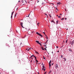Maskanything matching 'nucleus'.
I'll return each instance as SVG.
<instances>
[{
  "mask_svg": "<svg viewBox=\"0 0 74 74\" xmlns=\"http://www.w3.org/2000/svg\"><path fill=\"white\" fill-rule=\"evenodd\" d=\"M29 15H30V14H29V15L28 16V17H29Z\"/></svg>",
  "mask_w": 74,
  "mask_h": 74,
  "instance_id": "37",
  "label": "nucleus"
},
{
  "mask_svg": "<svg viewBox=\"0 0 74 74\" xmlns=\"http://www.w3.org/2000/svg\"><path fill=\"white\" fill-rule=\"evenodd\" d=\"M32 57H33L34 56H34H34V55H32Z\"/></svg>",
  "mask_w": 74,
  "mask_h": 74,
  "instance_id": "23",
  "label": "nucleus"
},
{
  "mask_svg": "<svg viewBox=\"0 0 74 74\" xmlns=\"http://www.w3.org/2000/svg\"><path fill=\"white\" fill-rule=\"evenodd\" d=\"M38 24H40V23H37V25H38V26H39V25H38Z\"/></svg>",
  "mask_w": 74,
  "mask_h": 74,
  "instance_id": "20",
  "label": "nucleus"
},
{
  "mask_svg": "<svg viewBox=\"0 0 74 74\" xmlns=\"http://www.w3.org/2000/svg\"><path fill=\"white\" fill-rule=\"evenodd\" d=\"M57 4H59V5H60V4H61V3L60 2H57Z\"/></svg>",
  "mask_w": 74,
  "mask_h": 74,
  "instance_id": "7",
  "label": "nucleus"
},
{
  "mask_svg": "<svg viewBox=\"0 0 74 74\" xmlns=\"http://www.w3.org/2000/svg\"><path fill=\"white\" fill-rule=\"evenodd\" d=\"M65 20H66L67 19L66 18H65Z\"/></svg>",
  "mask_w": 74,
  "mask_h": 74,
  "instance_id": "43",
  "label": "nucleus"
},
{
  "mask_svg": "<svg viewBox=\"0 0 74 74\" xmlns=\"http://www.w3.org/2000/svg\"><path fill=\"white\" fill-rule=\"evenodd\" d=\"M23 0H24V1H26L25 0H22V2L23 3Z\"/></svg>",
  "mask_w": 74,
  "mask_h": 74,
  "instance_id": "13",
  "label": "nucleus"
},
{
  "mask_svg": "<svg viewBox=\"0 0 74 74\" xmlns=\"http://www.w3.org/2000/svg\"><path fill=\"white\" fill-rule=\"evenodd\" d=\"M31 59H32V60H31V62H32V60H33V58H31Z\"/></svg>",
  "mask_w": 74,
  "mask_h": 74,
  "instance_id": "17",
  "label": "nucleus"
},
{
  "mask_svg": "<svg viewBox=\"0 0 74 74\" xmlns=\"http://www.w3.org/2000/svg\"><path fill=\"white\" fill-rule=\"evenodd\" d=\"M57 16H58V15H57Z\"/></svg>",
  "mask_w": 74,
  "mask_h": 74,
  "instance_id": "58",
  "label": "nucleus"
},
{
  "mask_svg": "<svg viewBox=\"0 0 74 74\" xmlns=\"http://www.w3.org/2000/svg\"><path fill=\"white\" fill-rule=\"evenodd\" d=\"M18 8H17V9H16V11H17V10H18Z\"/></svg>",
  "mask_w": 74,
  "mask_h": 74,
  "instance_id": "44",
  "label": "nucleus"
},
{
  "mask_svg": "<svg viewBox=\"0 0 74 74\" xmlns=\"http://www.w3.org/2000/svg\"><path fill=\"white\" fill-rule=\"evenodd\" d=\"M28 49H29V47H27V48L26 49V50L27 51H28Z\"/></svg>",
  "mask_w": 74,
  "mask_h": 74,
  "instance_id": "11",
  "label": "nucleus"
},
{
  "mask_svg": "<svg viewBox=\"0 0 74 74\" xmlns=\"http://www.w3.org/2000/svg\"><path fill=\"white\" fill-rule=\"evenodd\" d=\"M47 74V72H45L44 73V74Z\"/></svg>",
  "mask_w": 74,
  "mask_h": 74,
  "instance_id": "26",
  "label": "nucleus"
},
{
  "mask_svg": "<svg viewBox=\"0 0 74 74\" xmlns=\"http://www.w3.org/2000/svg\"><path fill=\"white\" fill-rule=\"evenodd\" d=\"M39 44H40V45H41V43H39Z\"/></svg>",
  "mask_w": 74,
  "mask_h": 74,
  "instance_id": "34",
  "label": "nucleus"
},
{
  "mask_svg": "<svg viewBox=\"0 0 74 74\" xmlns=\"http://www.w3.org/2000/svg\"><path fill=\"white\" fill-rule=\"evenodd\" d=\"M51 73V72H49V73Z\"/></svg>",
  "mask_w": 74,
  "mask_h": 74,
  "instance_id": "62",
  "label": "nucleus"
},
{
  "mask_svg": "<svg viewBox=\"0 0 74 74\" xmlns=\"http://www.w3.org/2000/svg\"><path fill=\"white\" fill-rule=\"evenodd\" d=\"M36 42L38 43V44H39V43H40V42L39 41H36Z\"/></svg>",
  "mask_w": 74,
  "mask_h": 74,
  "instance_id": "8",
  "label": "nucleus"
},
{
  "mask_svg": "<svg viewBox=\"0 0 74 74\" xmlns=\"http://www.w3.org/2000/svg\"><path fill=\"white\" fill-rule=\"evenodd\" d=\"M53 63L51 64L52 66V65H53Z\"/></svg>",
  "mask_w": 74,
  "mask_h": 74,
  "instance_id": "52",
  "label": "nucleus"
},
{
  "mask_svg": "<svg viewBox=\"0 0 74 74\" xmlns=\"http://www.w3.org/2000/svg\"><path fill=\"white\" fill-rule=\"evenodd\" d=\"M65 11H66V9H65Z\"/></svg>",
  "mask_w": 74,
  "mask_h": 74,
  "instance_id": "59",
  "label": "nucleus"
},
{
  "mask_svg": "<svg viewBox=\"0 0 74 74\" xmlns=\"http://www.w3.org/2000/svg\"><path fill=\"white\" fill-rule=\"evenodd\" d=\"M18 2H20V1H18Z\"/></svg>",
  "mask_w": 74,
  "mask_h": 74,
  "instance_id": "55",
  "label": "nucleus"
},
{
  "mask_svg": "<svg viewBox=\"0 0 74 74\" xmlns=\"http://www.w3.org/2000/svg\"><path fill=\"white\" fill-rule=\"evenodd\" d=\"M38 2H39V1H38V2H37V3H38Z\"/></svg>",
  "mask_w": 74,
  "mask_h": 74,
  "instance_id": "54",
  "label": "nucleus"
},
{
  "mask_svg": "<svg viewBox=\"0 0 74 74\" xmlns=\"http://www.w3.org/2000/svg\"><path fill=\"white\" fill-rule=\"evenodd\" d=\"M61 58H63V56L62 55H61Z\"/></svg>",
  "mask_w": 74,
  "mask_h": 74,
  "instance_id": "30",
  "label": "nucleus"
},
{
  "mask_svg": "<svg viewBox=\"0 0 74 74\" xmlns=\"http://www.w3.org/2000/svg\"><path fill=\"white\" fill-rule=\"evenodd\" d=\"M74 43V40L71 43V45H73Z\"/></svg>",
  "mask_w": 74,
  "mask_h": 74,
  "instance_id": "5",
  "label": "nucleus"
},
{
  "mask_svg": "<svg viewBox=\"0 0 74 74\" xmlns=\"http://www.w3.org/2000/svg\"><path fill=\"white\" fill-rule=\"evenodd\" d=\"M32 33H33V32H32Z\"/></svg>",
  "mask_w": 74,
  "mask_h": 74,
  "instance_id": "64",
  "label": "nucleus"
},
{
  "mask_svg": "<svg viewBox=\"0 0 74 74\" xmlns=\"http://www.w3.org/2000/svg\"><path fill=\"white\" fill-rule=\"evenodd\" d=\"M49 16H50V18H51V14H49Z\"/></svg>",
  "mask_w": 74,
  "mask_h": 74,
  "instance_id": "21",
  "label": "nucleus"
},
{
  "mask_svg": "<svg viewBox=\"0 0 74 74\" xmlns=\"http://www.w3.org/2000/svg\"><path fill=\"white\" fill-rule=\"evenodd\" d=\"M56 23H57V24H58V21H56Z\"/></svg>",
  "mask_w": 74,
  "mask_h": 74,
  "instance_id": "18",
  "label": "nucleus"
},
{
  "mask_svg": "<svg viewBox=\"0 0 74 74\" xmlns=\"http://www.w3.org/2000/svg\"><path fill=\"white\" fill-rule=\"evenodd\" d=\"M63 59H64V62H66V58H63Z\"/></svg>",
  "mask_w": 74,
  "mask_h": 74,
  "instance_id": "9",
  "label": "nucleus"
},
{
  "mask_svg": "<svg viewBox=\"0 0 74 74\" xmlns=\"http://www.w3.org/2000/svg\"><path fill=\"white\" fill-rule=\"evenodd\" d=\"M32 58V56H31L30 57V58Z\"/></svg>",
  "mask_w": 74,
  "mask_h": 74,
  "instance_id": "51",
  "label": "nucleus"
},
{
  "mask_svg": "<svg viewBox=\"0 0 74 74\" xmlns=\"http://www.w3.org/2000/svg\"><path fill=\"white\" fill-rule=\"evenodd\" d=\"M70 44H71V42H70Z\"/></svg>",
  "mask_w": 74,
  "mask_h": 74,
  "instance_id": "48",
  "label": "nucleus"
},
{
  "mask_svg": "<svg viewBox=\"0 0 74 74\" xmlns=\"http://www.w3.org/2000/svg\"><path fill=\"white\" fill-rule=\"evenodd\" d=\"M41 45V46H42V45Z\"/></svg>",
  "mask_w": 74,
  "mask_h": 74,
  "instance_id": "63",
  "label": "nucleus"
},
{
  "mask_svg": "<svg viewBox=\"0 0 74 74\" xmlns=\"http://www.w3.org/2000/svg\"><path fill=\"white\" fill-rule=\"evenodd\" d=\"M55 68H56V69H58V64H56L55 66Z\"/></svg>",
  "mask_w": 74,
  "mask_h": 74,
  "instance_id": "4",
  "label": "nucleus"
},
{
  "mask_svg": "<svg viewBox=\"0 0 74 74\" xmlns=\"http://www.w3.org/2000/svg\"><path fill=\"white\" fill-rule=\"evenodd\" d=\"M56 48H58V46H56Z\"/></svg>",
  "mask_w": 74,
  "mask_h": 74,
  "instance_id": "42",
  "label": "nucleus"
},
{
  "mask_svg": "<svg viewBox=\"0 0 74 74\" xmlns=\"http://www.w3.org/2000/svg\"><path fill=\"white\" fill-rule=\"evenodd\" d=\"M51 22H52V23L53 22L55 23L54 21H51Z\"/></svg>",
  "mask_w": 74,
  "mask_h": 74,
  "instance_id": "22",
  "label": "nucleus"
},
{
  "mask_svg": "<svg viewBox=\"0 0 74 74\" xmlns=\"http://www.w3.org/2000/svg\"><path fill=\"white\" fill-rule=\"evenodd\" d=\"M56 10H57V11H58V9H57V8H56Z\"/></svg>",
  "mask_w": 74,
  "mask_h": 74,
  "instance_id": "28",
  "label": "nucleus"
},
{
  "mask_svg": "<svg viewBox=\"0 0 74 74\" xmlns=\"http://www.w3.org/2000/svg\"><path fill=\"white\" fill-rule=\"evenodd\" d=\"M67 40H66V43H67Z\"/></svg>",
  "mask_w": 74,
  "mask_h": 74,
  "instance_id": "32",
  "label": "nucleus"
},
{
  "mask_svg": "<svg viewBox=\"0 0 74 74\" xmlns=\"http://www.w3.org/2000/svg\"><path fill=\"white\" fill-rule=\"evenodd\" d=\"M66 30H68V29H66Z\"/></svg>",
  "mask_w": 74,
  "mask_h": 74,
  "instance_id": "61",
  "label": "nucleus"
},
{
  "mask_svg": "<svg viewBox=\"0 0 74 74\" xmlns=\"http://www.w3.org/2000/svg\"><path fill=\"white\" fill-rule=\"evenodd\" d=\"M15 14V15L14 17H16V14Z\"/></svg>",
  "mask_w": 74,
  "mask_h": 74,
  "instance_id": "25",
  "label": "nucleus"
},
{
  "mask_svg": "<svg viewBox=\"0 0 74 74\" xmlns=\"http://www.w3.org/2000/svg\"><path fill=\"white\" fill-rule=\"evenodd\" d=\"M36 34H38V35H39V36H41V37H42L43 36L41 35V34H40L39 33H38V32H36Z\"/></svg>",
  "mask_w": 74,
  "mask_h": 74,
  "instance_id": "2",
  "label": "nucleus"
},
{
  "mask_svg": "<svg viewBox=\"0 0 74 74\" xmlns=\"http://www.w3.org/2000/svg\"><path fill=\"white\" fill-rule=\"evenodd\" d=\"M48 40H47V41H46V42H48Z\"/></svg>",
  "mask_w": 74,
  "mask_h": 74,
  "instance_id": "35",
  "label": "nucleus"
},
{
  "mask_svg": "<svg viewBox=\"0 0 74 74\" xmlns=\"http://www.w3.org/2000/svg\"><path fill=\"white\" fill-rule=\"evenodd\" d=\"M14 12H13L12 13V15L11 16V18H12V15H13V14H14Z\"/></svg>",
  "mask_w": 74,
  "mask_h": 74,
  "instance_id": "6",
  "label": "nucleus"
},
{
  "mask_svg": "<svg viewBox=\"0 0 74 74\" xmlns=\"http://www.w3.org/2000/svg\"><path fill=\"white\" fill-rule=\"evenodd\" d=\"M20 25L22 27H23V28H25V27H23V22H22L21 23L20 22Z\"/></svg>",
  "mask_w": 74,
  "mask_h": 74,
  "instance_id": "3",
  "label": "nucleus"
},
{
  "mask_svg": "<svg viewBox=\"0 0 74 74\" xmlns=\"http://www.w3.org/2000/svg\"><path fill=\"white\" fill-rule=\"evenodd\" d=\"M41 48H42V50H44V49L43 48V47H42Z\"/></svg>",
  "mask_w": 74,
  "mask_h": 74,
  "instance_id": "12",
  "label": "nucleus"
},
{
  "mask_svg": "<svg viewBox=\"0 0 74 74\" xmlns=\"http://www.w3.org/2000/svg\"><path fill=\"white\" fill-rule=\"evenodd\" d=\"M35 60H36V61H37V59H35Z\"/></svg>",
  "mask_w": 74,
  "mask_h": 74,
  "instance_id": "49",
  "label": "nucleus"
},
{
  "mask_svg": "<svg viewBox=\"0 0 74 74\" xmlns=\"http://www.w3.org/2000/svg\"><path fill=\"white\" fill-rule=\"evenodd\" d=\"M36 53H38V52L36 51Z\"/></svg>",
  "mask_w": 74,
  "mask_h": 74,
  "instance_id": "29",
  "label": "nucleus"
},
{
  "mask_svg": "<svg viewBox=\"0 0 74 74\" xmlns=\"http://www.w3.org/2000/svg\"><path fill=\"white\" fill-rule=\"evenodd\" d=\"M39 44H40V45H41V43H39Z\"/></svg>",
  "mask_w": 74,
  "mask_h": 74,
  "instance_id": "33",
  "label": "nucleus"
},
{
  "mask_svg": "<svg viewBox=\"0 0 74 74\" xmlns=\"http://www.w3.org/2000/svg\"><path fill=\"white\" fill-rule=\"evenodd\" d=\"M30 49L31 50V48H30V49L28 48V51H29Z\"/></svg>",
  "mask_w": 74,
  "mask_h": 74,
  "instance_id": "14",
  "label": "nucleus"
},
{
  "mask_svg": "<svg viewBox=\"0 0 74 74\" xmlns=\"http://www.w3.org/2000/svg\"><path fill=\"white\" fill-rule=\"evenodd\" d=\"M46 37H47L46 38H47V39H48V37H47V36H46Z\"/></svg>",
  "mask_w": 74,
  "mask_h": 74,
  "instance_id": "38",
  "label": "nucleus"
},
{
  "mask_svg": "<svg viewBox=\"0 0 74 74\" xmlns=\"http://www.w3.org/2000/svg\"><path fill=\"white\" fill-rule=\"evenodd\" d=\"M62 15V14H60V15Z\"/></svg>",
  "mask_w": 74,
  "mask_h": 74,
  "instance_id": "47",
  "label": "nucleus"
},
{
  "mask_svg": "<svg viewBox=\"0 0 74 74\" xmlns=\"http://www.w3.org/2000/svg\"><path fill=\"white\" fill-rule=\"evenodd\" d=\"M34 57V58H35V59H36V57L35 56Z\"/></svg>",
  "mask_w": 74,
  "mask_h": 74,
  "instance_id": "31",
  "label": "nucleus"
},
{
  "mask_svg": "<svg viewBox=\"0 0 74 74\" xmlns=\"http://www.w3.org/2000/svg\"><path fill=\"white\" fill-rule=\"evenodd\" d=\"M36 62L37 63V62H38V60H36Z\"/></svg>",
  "mask_w": 74,
  "mask_h": 74,
  "instance_id": "39",
  "label": "nucleus"
},
{
  "mask_svg": "<svg viewBox=\"0 0 74 74\" xmlns=\"http://www.w3.org/2000/svg\"><path fill=\"white\" fill-rule=\"evenodd\" d=\"M69 51H72L71 49H69Z\"/></svg>",
  "mask_w": 74,
  "mask_h": 74,
  "instance_id": "16",
  "label": "nucleus"
},
{
  "mask_svg": "<svg viewBox=\"0 0 74 74\" xmlns=\"http://www.w3.org/2000/svg\"><path fill=\"white\" fill-rule=\"evenodd\" d=\"M45 36H47V35H45Z\"/></svg>",
  "mask_w": 74,
  "mask_h": 74,
  "instance_id": "57",
  "label": "nucleus"
},
{
  "mask_svg": "<svg viewBox=\"0 0 74 74\" xmlns=\"http://www.w3.org/2000/svg\"><path fill=\"white\" fill-rule=\"evenodd\" d=\"M25 1L26 3H27V2L26 1Z\"/></svg>",
  "mask_w": 74,
  "mask_h": 74,
  "instance_id": "56",
  "label": "nucleus"
},
{
  "mask_svg": "<svg viewBox=\"0 0 74 74\" xmlns=\"http://www.w3.org/2000/svg\"><path fill=\"white\" fill-rule=\"evenodd\" d=\"M45 50H47V49H46L45 48Z\"/></svg>",
  "mask_w": 74,
  "mask_h": 74,
  "instance_id": "50",
  "label": "nucleus"
},
{
  "mask_svg": "<svg viewBox=\"0 0 74 74\" xmlns=\"http://www.w3.org/2000/svg\"><path fill=\"white\" fill-rule=\"evenodd\" d=\"M63 19H64V18H62L61 19V20L62 21V20H63Z\"/></svg>",
  "mask_w": 74,
  "mask_h": 74,
  "instance_id": "27",
  "label": "nucleus"
},
{
  "mask_svg": "<svg viewBox=\"0 0 74 74\" xmlns=\"http://www.w3.org/2000/svg\"><path fill=\"white\" fill-rule=\"evenodd\" d=\"M51 60H50V61L49 62V64H51Z\"/></svg>",
  "mask_w": 74,
  "mask_h": 74,
  "instance_id": "15",
  "label": "nucleus"
},
{
  "mask_svg": "<svg viewBox=\"0 0 74 74\" xmlns=\"http://www.w3.org/2000/svg\"><path fill=\"white\" fill-rule=\"evenodd\" d=\"M45 15H47V17H48V16H47V14H45Z\"/></svg>",
  "mask_w": 74,
  "mask_h": 74,
  "instance_id": "36",
  "label": "nucleus"
},
{
  "mask_svg": "<svg viewBox=\"0 0 74 74\" xmlns=\"http://www.w3.org/2000/svg\"><path fill=\"white\" fill-rule=\"evenodd\" d=\"M43 58L44 59H45V58L44 57V56L43 57Z\"/></svg>",
  "mask_w": 74,
  "mask_h": 74,
  "instance_id": "24",
  "label": "nucleus"
},
{
  "mask_svg": "<svg viewBox=\"0 0 74 74\" xmlns=\"http://www.w3.org/2000/svg\"><path fill=\"white\" fill-rule=\"evenodd\" d=\"M57 52H59V51H57Z\"/></svg>",
  "mask_w": 74,
  "mask_h": 74,
  "instance_id": "46",
  "label": "nucleus"
},
{
  "mask_svg": "<svg viewBox=\"0 0 74 74\" xmlns=\"http://www.w3.org/2000/svg\"><path fill=\"white\" fill-rule=\"evenodd\" d=\"M43 34H45V32H43Z\"/></svg>",
  "mask_w": 74,
  "mask_h": 74,
  "instance_id": "41",
  "label": "nucleus"
},
{
  "mask_svg": "<svg viewBox=\"0 0 74 74\" xmlns=\"http://www.w3.org/2000/svg\"><path fill=\"white\" fill-rule=\"evenodd\" d=\"M58 18H60V16H58Z\"/></svg>",
  "mask_w": 74,
  "mask_h": 74,
  "instance_id": "40",
  "label": "nucleus"
},
{
  "mask_svg": "<svg viewBox=\"0 0 74 74\" xmlns=\"http://www.w3.org/2000/svg\"><path fill=\"white\" fill-rule=\"evenodd\" d=\"M7 45L8 46H9V45L8 44H7Z\"/></svg>",
  "mask_w": 74,
  "mask_h": 74,
  "instance_id": "45",
  "label": "nucleus"
},
{
  "mask_svg": "<svg viewBox=\"0 0 74 74\" xmlns=\"http://www.w3.org/2000/svg\"><path fill=\"white\" fill-rule=\"evenodd\" d=\"M52 53H53V51L52 52Z\"/></svg>",
  "mask_w": 74,
  "mask_h": 74,
  "instance_id": "60",
  "label": "nucleus"
},
{
  "mask_svg": "<svg viewBox=\"0 0 74 74\" xmlns=\"http://www.w3.org/2000/svg\"><path fill=\"white\" fill-rule=\"evenodd\" d=\"M42 5H43V4H44V2H43L42 3Z\"/></svg>",
  "mask_w": 74,
  "mask_h": 74,
  "instance_id": "19",
  "label": "nucleus"
},
{
  "mask_svg": "<svg viewBox=\"0 0 74 74\" xmlns=\"http://www.w3.org/2000/svg\"><path fill=\"white\" fill-rule=\"evenodd\" d=\"M47 42H45V44H46V43H47Z\"/></svg>",
  "mask_w": 74,
  "mask_h": 74,
  "instance_id": "53",
  "label": "nucleus"
},
{
  "mask_svg": "<svg viewBox=\"0 0 74 74\" xmlns=\"http://www.w3.org/2000/svg\"><path fill=\"white\" fill-rule=\"evenodd\" d=\"M49 64V68H51V64Z\"/></svg>",
  "mask_w": 74,
  "mask_h": 74,
  "instance_id": "10",
  "label": "nucleus"
},
{
  "mask_svg": "<svg viewBox=\"0 0 74 74\" xmlns=\"http://www.w3.org/2000/svg\"><path fill=\"white\" fill-rule=\"evenodd\" d=\"M44 70V71H45V70H46V68L45 67V66H42V70Z\"/></svg>",
  "mask_w": 74,
  "mask_h": 74,
  "instance_id": "1",
  "label": "nucleus"
}]
</instances>
